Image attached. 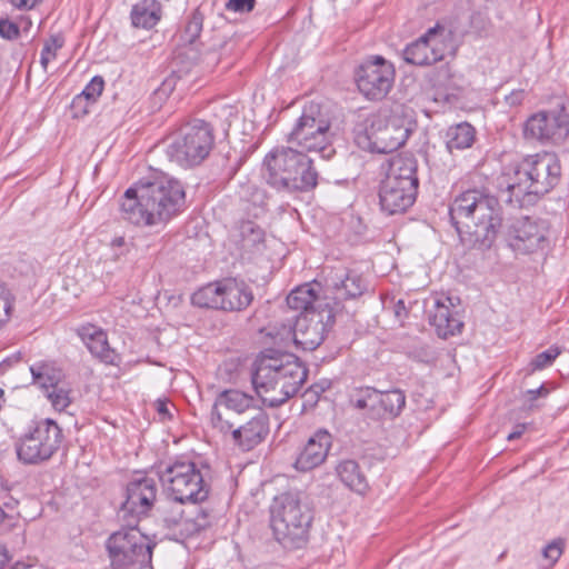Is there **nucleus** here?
Returning a JSON list of instances; mask_svg holds the SVG:
<instances>
[{"instance_id":"obj_1","label":"nucleus","mask_w":569,"mask_h":569,"mask_svg":"<svg viewBox=\"0 0 569 569\" xmlns=\"http://www.w3.org/2000/svg\"><path fill=\"white\" fill-rule=\"evenodd\" d=\"M449 218L463 246L487 250L501 229L502 209L498 198L487 189L471 188L450 202Z\"/></svg>"},{"instance_id":"obj_2","label":"nucleus","mask_w":569,"mask_h":569,"mask_svg":"<svg viewBox=\"0 0 569 569\" xmlns=\"http://www.w3.org/2000/svg\"><path fill=\"white\" fill-rule=\"evenodd\" d=\"M186 203L182 184L167 177L141 179L120 200L121 218L134 226H156L179 213Z\"/></svg>"},{"instance_id":"obj_3","label":"nucleus","mask_w":569,"mask_h":569,"mask_svg":"<svg viewBox=\"0 0 569 569\" xmlns=\"http://www.w3.org/2000/svg\"><path fill=\"white\" fill-rule=\"evenodd\" d=\"M307 376L306 367L293 353L267 349L257 359L251 380L262 402L276 408L300 390Z\"/></svg>"},{"instance_id":"obj_4","label":"nucleus","mask_w":569,"mask_h":569,"mask_svg":"<svg viewBox=\"0 0 569 569\" xmlns=\"http://www.w3.org/2000/svg\"><path fill=\"white\" fill-rule=\"evenodd\" d=\"M561 167L553 153L529 156L503 176L500 186L506 187V201L523 208L535 204L542 196L553 189L560 179Z\"/></svg>"},{"instance_id":"obj_5","label":"nucleus","mask_w":569,"mask_h":569,"mask_svg":"<svg viewBox=\"0 0 569 569\" xmlns=\"http://www.w3.org/2000/svg\"><path fill=\"white\" fill-rule=\"evenodd\" d=\"M262 177L277 191L308 192L318 184L312 160L292 147H278L263 160Z\"/></svg>"},{"instance_id":"obj_6","label":"nucleus","mask_w":569,"mask_h":569,"mask_svg":"<svg viewBox=\"0 0 569 569\" xmlns=\"http://www.w3.org/2000/svg\"><path fill=\"white\" fill-rule=\"evenodd\" d=\"M313 510L301 492H284L270 506V527L274 539L288 550L303 548L309 540Z\"/></svg>"},{"instance_id":"obj_7","label":"nucleus","mask_w":569,"mask_h":569,"mask_svg":"<svg viewBox=\"0 0 569 569\" xmlns=\"http://www.w3.org/2000/svg\"><path fill=\"white\" fill-rule=\"evenodd\" d=\"M418 188L416 159L400 154L392 157L379 186L381 210L390 216L406 212L415 203Z\"/></svg>"},{"instance_id":"obj_8","label":"nucleus","mask_w":569,"mask_h":569,"mask_svg":"<svg viewBox=\"0 0 569 569\" xmlns=\"http://www.w3.org/2000/svg\"><path fill=\"white\" fill-rule=\"evenodd\" d=\"M214 144L212 127L203 120L182 126L166 148L170 161L192 168L208 158Z\"/></svg>"},{"instance_id":"obj_9","label":"nucleus","mask_w":569,"mask_h":569,"mask_svg":"<svg viewBox=\"0 0 569 569\" xmlns=\"http://www.w3.org/2000/svg\"><path fill=\"white\" fill-rule=\"evenodd\" d=\"M157 473L164 491L178 502L197 503L204 501L209 495V486L192 461L176 460L161 465Z\"/></svg>"},{"instance_id":"obj_10","label":"nucleus","mask_w":569,"mask_h":569,"mask_svg":"<svg viewBox=\"0 0 569 569\" xmlns=\"http://www.w3.org/2000/svg\"><path fill=\"white\" fill-rule=\"evenodd\" d=\"M253 300L251 286L237 278L210 282L191 296V303L196 307L226 312L244 311Z\"/></svg>"},{"instance_id":"obj_11","label":"nucleus","mask_w":569,"mask_h":569,"mask_svg":"<svg viewBox=\"0 0 569 569\" xmlns=\"http://www.w3.org/2000/svg\"><path fill=\"white\" fill-rule=\"evenodd\" d=\"M62 438V430L54 420H40L17 439V457L24 465H40L59 450Z\"/></svg>"},{"instance_id":"obj_12","label":"nucleus","mask_w":569,"mask_h":569,"mask_svg":"<svg viewBox=\"0 0 569 569\" xmlns=\"http://www.w3.org/2000/svg\"><path fill=\"white\" fill-rule=\"evenodd\" d=\"M106 548L112 569L142 567L151 560V548L136 525L113 532L108 538Z\"/></svg>"},{"instance_id":"obj_13","label":"nucleus","mask_w":569,"mask_h":569,"mask_svg":"<svg viewBox=\"0 0 569 569\" xmlns=\"http://www.w3.org/2000/svg\"><path fill=\"white\" fill-rule=\"evenodd\" d=\"M408 138V130L386 122L373 116L359 123L355 129V141L359 148L370 152L390 153L400 148Z\"/></svg>"},{"instance_id":"obj_14","label":"nucleus","mask_w":569,"mask_h":569,"mask_svg":"<svg viewBox=\"0 0 569 569\" xmlns=\"http://www.w3.org/2000/svg\"><path fill=\"white\" fill-rule=\"evenodd\" d=\"M330 123L320 111V106L310 103L303 108L293 128L287 134L290 147L300 148L299 151H323L329 143Z\"/></svg>"},{"instance_id":"obj_15","label":"nucleus","mask_w":569,"mask_h":569,"mask_svg":"<svg viewBox=\"0 0 569 569\" xmlns=\"http://www.w3.org/2000/svg\"><path fill=\"white\" fill-rule=\"evenodd\" d=\"M352 407L366 411L372 420H393L399 417L406 406V395L400 389L379 391L365 386L352 390L349 396Z\"/></svg>"},{"instance_id":"obj_16","label":"nucleus","mask_w":569,"mask_h":569,"mask_svg":"<svg viewBox=\"0 0 569 569\" xmlns=\"http://www.w3.org/2000/svg\"><path fill=\"white\" fill-rule=\"evenodd\" d=\"M452 37L451 30L437 23L416 41L407 44L402 54L403 60L413 66H429L441 61L448 52H456Z\"/></svg>"},{"instance_id":"obj_17","label":"nucleus","mask_w":569,"mask_h":569,"mask_svg":"<svg viewBox=\"0 0 569 569\" xmlns=\"http://www.w3.org/2000/svg\"><path fill=\"white\" fill-rule=\"evenodd\" d=\"M508 247L519 254H532L549 247L548 228L542 220L530 217L511 218L502 227Z\"/></svg>"},{"instance_id":"obj_18","label":"nucleus","mask_w":569,"mask_h":569,"mask_svg":"<svg viewBox=\"0 0 569 569\" xmlns=\"http://www.w3.org/2000/svg\"><path fill=\"white\" fill-rule=\"evenodd\" d=\"M395 67L380 56L365 60L355 71L359 91L369 100H381L391 90L395 81Z\"/></svg>"},{"instance_id":"obj_19","label":"nucleus","mask_w":569,"mask_h":569,"mask_svg":"<svg viewBox=\"0 0 569 569\" xmlns=\"http://www.w3.org/2000/svg\"><path fill=\"white\" fill-rule=\"evenodd\" d=\"M527 139L541 142L561 143L569 136V113L563 104L550 110L539 111L525 123Z\"/></svg>"},{"instance_id":"obj_20","label":"nucleus","mask_w":569,"mask_h":569,"mask_svg":"<svg viewBox=\"0 0 569 569\" xmlns=\"http://www.w3.org/2000/svg\"><path fill=\"white\" fill-rule=\"evenodd\" d=\"M156 496L157 487L152 478H136L127 485L126 500L120 513L128 526L137 525L139 517L146 516L151 510Z\"/></svg>"},{"instance_id":"obj_21","label":"nucleus","mask_w":569,"mask_h":569,"mask_svg":"<svg viewBox=\"0 0 569 569\" xmlns=\"http://www.w3.org/2000/svg\"><path fill=\"white\" fill-rule=\"evenodd\" d=\"M256 407L257 403L252 396L238 389H226L218 393L212 405L210 413L211 426L213 429L226 437L228 431L231 430L232 426L228 423L227 418L224 419L218 409L232 411L234 415L239 416Z\"/></svg>"},{"instance_id":"obj_22","label":"nucleus","mask_w":569,"mask_h":569,"mask_svg":"<svg viewBox=\"0 0 569 569\" xmlns=\"http://www.w3.org/2000/svg\"><path fill=\"white\" fill-rule=\"evenodd\" d=\"M332 446V436L325 429L316 431L299 451L293 467L301 472L310 471L321 466Z\"/></svg>"},{"instance_id":"obj_23","label":"nucleus","mask_w":569,"mask_h":569,"mask_svg":"<svg viewBox=\"0 0 569 569\" xmlns=\"http://www.w3.org/2000/svg\"><path fill=\"white\" fill-rule=\"evenodd\" d=\"M269 435V417L259 410L249 421L239 425L237 429L228 431L232 442L244 451H249L261 443Z\"/></svg>"},{"instance_id":"obj_24","label":"nucleus","mask_w":569,"mask_h":569,"mask_svg":"<svg viewBox=\"0 0 569 569\" xmlns=\"http://www.w3.org/2000/svg\"><path fill=\"white\" fill-rule=\"evenodd\" d=\"M326 325L319 315L297 316L296 347L312 351L325 340Z\"/></svg>"},{"instance_id":"obj_25","label":"nucleus","mask_w":569,"mask_h":569,"mask_svg":"<svg viewBox=\"0 0 569 569\" xmlns=\"http://www.w3.org/2000/svg\"><path fill=\"white\" fill-rule=\"evenodd\" d=\"M264 238V230L252 220L238 221L230 231V240L244 253L260 251Z\"/></svg>"},{"instance_id":"obj_26","label":"nucleus","mask_w":569,"mask_h":569,"mask_svg":"<svg viewBox=\"0 0 569 569\" xmlns=\"http://www.w3.org/2000/svg\"><path fill=\"white\" fill-rule=\"evenodd\" d=\"M335 299L339 301L357 299L367 290V281L355 270H342L330 278Z\"/></svg>"},{"instance_id":"obj_27","label":"nucleus","mask_w":569,"mask_h":569,"mask_svg":"<svg viewBox=\"0 0 569 569\" xmlns=\"http://www.w3.org/2000/svg\"><path fill=\"white\" fill-rule=\"evenodd\" d=\"M77 333L91 355L104 363H113L116 353L110 348L107 333L99 327L88 323L77 329Z\"/></svg>"},{"instance_id":"obj_28","label":"nucleus","mask_w":569,"mask_h":569,"mask_svg":"<svg viewBox=\"0 0 569 569\" xmlns=\"http://www.w3.org/2000/svg\"><path fill=\"white\" fill-rule=\"evenodd\" d=\"M429 320L436 328L438 336L443 339L460 333L463 328L459 312L440 301H436L433 310L430 311Z\"/></svg>"},{"instance_id":"obj_29","label":"nucleus","mask_w":569,"mask_h":569,"mask_svg":"<svg viewBox=\"0 0 569 569\" xmlns=\"http://www.w3.org/2000/svg\"><path fill=\"white\" fill-rule=\"evenodd\" d=\"M336 472L341 482L350 490L359 495H365L368 491L369 483L367 477L356 460H341L336 467Z\"/></svg>"},{"instance_id":"obj_30","label":"nucleus","mask_w":569,"mask_h":569,"mask_svg":"<svg viewBox=\"0 0 569 569\" xmlns=\"http://www.w3.org/2000/svg\"><path fill=\"white\" fill-rule=\"evenodd\" d=\"M131 23L134 28L151 29L161 18V7L156 0H142L131 10Z\"/></svg>"},{"instance_id":"obj_31","label":"nucleus","mask_w":569,"mask_h":569,"mask_svg":"<svg viewBox=\"0 0 569 569\" xmlns=\"http://www.w3.org/2000/svg\"><path fill=\"white\" fill-rule=\"evenodd\" d=\"M475 140L476 129L468 122L450 126L445 133L446 148L450 153L470 148Z\"/></svg>"},{"instance_id":"obj_32","label":"nucleus","mask_w":569,"mask_h":569,"mask_svg":"<svg viewBox=\"0 0 569 569\" xmlns=\"http://www.w3.org/2000/svg\"><path fill=\"white\" fill-rule=\"evenodd\" d=\"M318 299L317 291L311 283H306L293 289L287 297V305L290 309L299 311L300 316L312 315L310 310Z\"/></svg>"},{"instance_id":"obj_33","label":"nucleus","mask_w":569,"mask_h":569,"mask_svg":"<svg viewBox=\"0 0 569 569\" xmlns=\"http://www.w3.org/2000/svg\"><path fill=\"white\" fill-rule=\"evenodd\" d=\"M33 385L43 389L46 393L56 385L61 383L62 372L60 369L47 362H37L30 367Z\"/></svg>"},{"instance_id":"obj_34","label":"nucleus","mask_w":569,"mask_h":569,"mask_svg":"<svg viewBox=\"0 0 569 569\" xmlns=\"http://www.w3.org/2000/svg\"><path fill=\"white\" fill-rule=\"evenodd\" d=\"M212 516L209 511L199 508L193 517H183L179 521L178 532L183 537H192L211 526Z\"/></svg>"},{"instance_id":"obj_35","label":"nucleus","mask_w":569,"mask_h":569,"mask_svg":"<svg viewBox=\"0 0 569 569\" xmlns=\"http://www.w3.org/2000/svg\"><path fill=\"white\" fill-rule=\"evenodd\" d=\"M428 81L432 86V88L439 91L449 92L458 88L455 81V74L452 73L451 68L448 63L441 64L440 67L432 69L428 73Z\"/></svg>"},{"instance_id":"obj_36","label":"nucleus","mask_w":569,"mask_h":569,"mask_svg":"<svg viewBox=\"0 0 569 569\" xmlns=\"http://www.w3.org/2000/svg\"><path fill=\"white\" fill-rule=\"evenodd\" d=\"M296 332H297V316L288 319L286 323H281L279 327L274 326L268 332L276 342L288 347L290 343L296 346Z\"/></svg>"},{"instance_id":"obj_37","label":"nucleus","mask_w":569,"mask_h":569,"mask_svg":"<svg viewBox=\"0 0 569 569\" xmlns=\"http://www.w3.org/2000/svg\"><path fill=\"white\" fill-rule=\"evenodd\" d=\"M64 44V38L61 33L52 34L43 43L40 56V64L43 71H47L50 61L57 58V52Z\"/></svg>"},{"instance_id":"obj_38","label":"nucleus","mask_w":569,"mask_h":569,"mask_svg":"<svg viewBox=\"0 0 569 569\" xmlns=\"http://www.w3.org/2000/svg\"><path fill=\"white\" fill-rule=\"evenodd\" d=\"M104 88V80L101 76H94L90 82L84 87L82 92L73 99V104H80L83 100L88 102H96L101 96Z\"/></svg>"},{"instance_id":"obj_39","label":"nucleus","mask_w":569,"mask_h":569,"mask_svg":"<svg viewBox=\"0 0 569 569\" xmlns=\"http://www.w3.org/2000/svg\"><path fill=\"white\" fill-rule=\"evenodd\" d=\"M204 16L199 8H197L187 21L183 30L182 38L188 43H193L200 36L203 27Z\"/></svg>"},{"instance_id":"obj_40","label":"nucleus","mask_w":569,"mask_h":569,"mask_svg":"<svg viewBox=\"0 0 569 569\" xmlns=\"http://www.w3.org/2000/svg\"><path fill=\"white\" fill-rule=\"evenodd\" d=\"M14 300L16 298L10 288L4 282L0 281V327L9 321Z\"/></svg>"},{"instance_id":"obj_41","label":"nucleus","mask_w":569,"mask_h":569,"mask_svg":"<svg viewBox=\"0 0 569 569\" xmlns=\"http://www.w3.org/2000/svg\"><path fill=\"white\" fill-rule=\"evenodd\" d=\"M52 407L59 411L64 410L70 403V389L59 383L46 393Z\"/></svg>"},{"instance_id":"obj_42","label":"nucleus","mask_w":569,"mask_h":569,"mask_svg":"<svg viewBox=\"0 0 569 569\" xmlns=\"http://www.w3.org/2000/svg\"><path fill=\"white\" fill-rule=\"evenodd\" d=\"M560 355V350L557 347H551L546 351L538 353L530 362L533 370H541L550 366L555 359Z\"/></svg>"},{"instance_id":"obj_43","label":"nucleus","mask_w":569,"mask_h":569,"mask_svg":"<svg viewBox=\"0 0 569 569\" xmlns=\"http://www.w3.org/2000/svg\"><path fill=\"white\" fill-rule=\"evenodd\" d=\"M565 540L561 538L555 539L542 549V557L549 561L552 567L563 553Z\"/></svg>"},{"instance_id":"obj_44","label":"nucleus","mask_w":569,"mask_h":569,"mask_svg":"<svg viewBox=\"0 0 569 569\" xmlns=\"http://www.w3.org/2000/svg\"><path fill=\"white\" fill-rule=\"evenodd\" d=\"M20 34V29L17 23L10 21L9 19L0 20V36L3 39L13 40L17 39Z\"/></svg>"},{"instance_id":"obj_45","label":"nucleus","mask_w":569,"mask_h":569,"mask_svg":"<svg viewBox=\"0 0 569 569\" xmlns=\"http://www.w3.org/2000/svg\"><path fill=\"white\" fill-rule=\"evenodd\" d=\"M256 0H228L226 9L233 12H251L254 8Z\"/></svg>"},{"instance_id":"obj_46","label":"nucleus","mask_w":569,"mask_h":569,"mask_svg":"<svg viewBox=\"0 0 569 569\" xmlns=\"http://www.w3.org/2000/svg\"><path fill=\"white\" fill-rule=\"evenodd\" d=\"M111 248L114 250V259H119L121 256L127 254L130 251V243L126 240L124 237H116L111 243Z\"/></svg>"},{"instance_id":"obj_47","label":"nucleus","mask_w":569,"mask_h":569,"mask_svg":"<svg viewBox=\"0 0 569 569\" xmlns=\"http://www.w3.org/2000/svg\"><path fill=\"white\" fill-rule=\"evenodd\" d=\"M486 27V18L480 12L470 16V28L473 32H480Z\"/></svg>"},{"instance_id":"obj_48","label":"nucleus","mask_w":569,"mask_h":569,"mask_svg":"<svg viewBox=\"0 0 569 569\" xmlns=\"http://www.w3.org/2000/svg\"><path fill=\"white\" fill-rule=\"evenodd\" d=\"M549 395V390L545 387V385H541L537 389H529L525 392V397L527 401L533 402L540 397H547Z\"/></svg>"},{"instance_id":"obj_49","label":"nucleus","mask_w":569,"mask_h":569,"mask_svg":"<svg viewBox=\"0 0 569 569\" xmlns=\"http://www.w3.org/2000/svg\"><path fill=\"white\" fill-rule=\"evenodd\" d=\"M10 3L19 10H31L38 4L42 3L43 0H9Z\"/></svg>"},{"instance_id":"obj_50","label":"nucleus","mask_w":569,"mask_h":569,"mask_svg":"<svg viewBox=\"0 0 569 569\" xmlns=\"http://www.w3.org/2000/svg\"><path fill=\"white\" fill-rule=\"evenodd\" d=\"M525 94V90H515L506 96V102L511 107L519 106L523 101Z\"/></svg>"},{"instance_id":"obj_51","label":"nucleus","mask_w":569,"mask_h":569,"mask_svg":"<svg viewBox=\"0 0 569 569\" xmlns=\"http://www.w3.org/2000/svg\"><path fill=\"white\" fill-rule=\"evenodd\" d=\"M183 519V515L181 511L179 512H176L174 515L172 516H169V517H164L163 518V521L166 523V526L169 528V529H176V530H179V521Z\"/></svg>"},{"instance_id":"obj_52","label":"nucleus","mask_w":569,"mask_h":569,"mask_svg":"<svg viewBox=\"0 0 569 569\" xmlns=\"http://www.w3.org/2000/svg\"><path fill=\"white\" fill-rule=\"evenodd\" d=\"M393 312L397 319L401 320L407 316V308L403 300H398L393 306Z\"/></svg>"},{"instance_id":"obj_53","label":"nucleus","mask_w":569,"mask_h":569,"mask_svg":"<svg viewBox=\"0 0 569 569\" xmlns=\"http://www.w3.org/2000/svg\"><path fill=\"white\" fill-rule=\"evenodd\" d=\"M526 428L527 426L525 423L516 425L513 430L508 435L507 439L511 441L520 438L525 432Z\"/></svg>"},{"instance_id":"obj_54","label":"nucleus","mask_w":569,"mask_h":569,"mask_svg":"<svg viewBox=\"0 0 569 569\" xmlns=\"http://www.w3.org/2000/svg\"><path fill=\"white\" fill-rule=\"evenodd\" d=\"M157 411L162 417V419H170L171 415L168 409V405L164 401L158 400L157 401Z\"/></svg>"},{"instance_id":"obj_55","label":"nucleus","mask_w":569,"mask_h":569,"mask_svg":"<svg viewBox=\"0 0 569 569\" xmlns=\"http://www.w3.org/2000/svg\"><path fill=\"white\" fill-rule=\"evenodd\" d=\"M10 560L8 549L4 545L0 543V569H6L7 563Z\"/></svg>"},{"instance_id":"obj_56","label":"nucleus","mask_w":569,"mask_h":569,"mask_svg":"<svg viewBox=\"0 0 569 569\" xmlns=\"http://www.w3.org/2000/svg\"><path fill=\"white\" fill-rule=\"evenodd\" d=\"M218 411L221 412V416H223L224 419L227 418L228 423L232 426V429H237L238 426L233 421V415L234 413L232 411H227L224 409H220V410L218 409Z\"/></svg>"},{"instance_id":"obj_57","label":"nucleus","mask_w":569,"mask_h":569,"mask_svg":"<svg viewBox=\"0 0 569 569\" xmlns=\"http://www.w3.org/2000/svg\"><path fill=\"white\" fill-rule=\"evenodd\" d=\"M10 363L11 361L9 359L7 360H3L1 363H0V372H3L7 368L10 367Z\"/></svg>"},{"instance_id":"obj_58","label":"nucleus","mask_w":569,"mask_h":569,"mask_svg":"<svg viewBox=\"0 0 569 569\" xmlns=\"http://www.w3.org/2000/svg\"><path fill=\"white\" fill-rule=\"evenodd\" d=\"M3 396H4V392L2 389H0V400L3 398Z\"/></svg>"},{"instance_id":"obj_59","label":"nucleus","mask_w":569,"mask_h":569,"mask_svg":"<svg viewBox=\"0 0 569 569\" xmlns=\"http://www.w3.org/2000/svg\"><path fill=\"white\" fill-rule=\"evenodd\" d=\"M4 517H6L4 512L2 510H0V519H2Z\"/></svg>"},{"instance_id":"obj_60","label":"nucleus","mask_w":569,"mask_h":569,"mask_svg":"<svg viewBox=\"0 0 569 569\" xmlns=\"http://www.w3.org/2000/svg\"><path fill=\"white\" fill-rule=\"evenodd\" d=\"M447 300L449 301L450 306H452L451 298H447Z\"/></svg>"}]
</instances>
